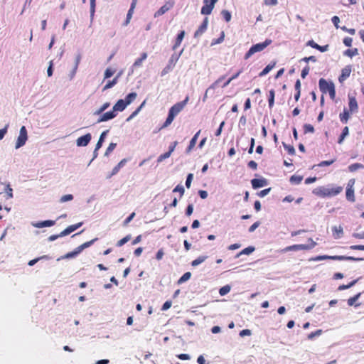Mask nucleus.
<instances>
[{
  "label": "nucleus",
  "instance_id": "30",
  "mask_svg": "<svg viewBox=\"0 0 364 364\" xmlns=\"http://www.w3.org/2000/svg\"><path fill=\"white\" fill-rule=\"evenodd\" d=\"M360 168H364V165H363L362 164H360V163H355V164H350L348 166V170L350 172H355L358 169H360Z\"/></svg>",
  "mask_w": 364,
  "mask_h": 364
},
{
  "label": "nucleus",
  "instance_id": "34",
  "mask_svg": "<svg viewBox=\"0 0 364 364\" xmlns=\"http://www.w3.org/2000/svg\"><path fill=\"white\" fill-rule=\"evenodd\" d=\"M177 60V58H175L174 56H172L171 58L170 59V63L169 65H168L167 68H164V70H163V73L164 74H166L168 73V70H171L173 68V67L175 65V63L176 62Z\"/></svg>",
  "mask_w": 364,
  "mask_h": 364
},
{
  "label": "nucleus",
  "instance_id": "29",
  "mask_svg": "<svg viewBox=\"0 0 364 364\" xmlns=\"http://www.w3.org/2000/svg\"><path fill=\"white\" fill-rule=\"evenodd\" d=\"M358 281V279H355V280H353L352 282H350L349 284H342V285H340L338 288V291H343V290H345V289H349L350 287H352L353 286H354Z\"/></svg>",
  "mask_w": 364,
  "mask_h": 364
},
{
  "label": "nucleus",
  "instance_id": "64",
  "mask_svg": "<svg viewBox=\"0 0 364 364\" xmlns=\"http://www.w3.org/2000/svg\"><path fill=\"white\" fill-rule=\"evenodd\" d=\"M260 225V223L259 221H257L255 222V223H253L249 228V232H252L255 231V230L256 228H257L259 227V225Z\"/></svg>",
  "mask_w": 364,
  "mask_h": 364
},
{
  "label": "nucleus",
  "instance_id": "5",
  "mask_svg": "<svg viewBox=\"0 0 364 364\" xmlns=\"http://www.w3.org/2000/svg\"><path fill=\"white\" fill-rule=\"evenodd\" d=\"M272 41L271 39H266L265 41L259 43H257L253 45L245 55V59L247 60L250 58L253 54L257 52L262 51L264 48H266L268 46L272 43Z\"/></svg>",
  "mask_w": 364,
  "mask_h": 364
},
{
  "label": "nucleus",
  "instance_id": "44",
  "mask_svg": "<svg viewBox=\"0 0 364 364\" xmlns=\"http://www.w3.org/2000/svg\"><path fill=\"white\" fill-rule=\"evenodd\" d=\"M109 105H110L109 102L104 103L100 107V109L95 112V114H100L102 113L104 111H105L109 107Z\"/></svg>",
  "mask_w": 364,
  "mask_h": 364
},
{
  "label": "nucleus",
  "instance_id": "55",
  "mask_svg": "<svg viewBox=\"0 0 364 364\" xmlns=\"http://www.w3.org/2000/svg\"><path fill=\"white\" fill-rule=\"evenodd\" d=\"M284 146L289 155L295 154V149L293 146L284 144Z\"/></svg>",
  "mask_w": 364,
  "mask_h": 364
},
{
  "label": "nucleus",
  "instance_id": "12",
  "mask_svg": "<svg viewBox=\"0 0 364 364\" xmlns=\"http://www.w3.org/2000/svg\"><path fill=\"white\" fill-rule=\"evenodd\" d=\"M205 5L201 8V14L204 15H210L214 8V5L209 0H204Z\"/></svg>",
  "mask_w": 364,
  "mask_h": 364
},
{
  "label": "nucleus",
  "instance_id": "2",
  "mask_svg": "<svg viewBox=\"0 0 364 364\" xmlns=\"http://www.w3.org/2000/svg\"><path fill=\"white\" fill-rule=\"evenodd\" d=\"M188 97H187L184 100L177 102L170 108L168 117L166 118L165 122L164 123L161 129L163 127H166L172 123L175 117L177 116L179 114V112H181L185 107L186 105L188 102Z\"/></svg>",
  "mask_w": 364,
  "mask_h": 364
},
{
  "label": "nucleus",
  "instance_id": "15",
  "mask_svg": "<svg viewBox=\"0 0 364 364\" xmlns=\"http://www.w3.org/2000/svg\"><path fill=\"white\" fill-rule=\"evenodd\" d=\"M127 104L124 100H119L116 104L113 107V110L116 113V112H122L127 107Z\"/></svg>",
  "mask_w": 364,
  "mask_h": 364
},
{
  "label": "nucleus",
  "instance_id": "24",
  "mask_svg": "<svg viewBox=\"0 0 364 364\" xmlns=\"http://www.w3.org/2000/svg\"><path fill=\"white\" fill-rule=\"evenodd\" d=\"M361 295V293H358L357 294H355V296L349 298L347 301V303H348V305L349 306H360V304H355V301L360 298Z\"/></svg>",
  "mask_w": 364,
  "mask_h": 364
},
{
  "label": "nucleus",
  "instance_id": "32",
  "mask_svg": "<svg viewBox=\"0 0 364 364\" xmlns=\"http://www.w3.org/2000/svg\"><path fill=\"white\" fill-rule=\"evenodd\" d=\"M274 96H275L274 90H269V99H268V102H269V108H272L274 106Z\"/></svg>",
  "mask_w": 364,
  "mask_h": 364
},
{
  "label": "nucleus",
  "instance_id": "35",
  "mask_svg": "<svg viewBox=\"0 0 364 364\" xmlns=\"http://www.w3.org/2000/svg\"><path fill=\"white\" fill-rule=\"evenodd\" d=\"M79 253H80V252H78V249L76 248L74 251H72V252H68L67 254H65L64 256H63L61 257V259L73 258V257H75V256H77Z\"/></svg>",
  "mask_w": 364,
  "mask_h": 364
},
{
  "label": "nucleus",
  "instance_id": "40",
  "mask_svg": "<svg viewBox=\"0 0 364 364\" xmlns=\"http://www.w3.org/2000/svg\"><path fill=\"white\" fill-rule=\"evenodd\" d=\"M191 277V272H186L178 281V284H182L186 281H188Z\"/></svg>",
  "mask_w": 364,
  "mask_h": 364
},
{
  "label": "nucleus",
  "instance_id": "8",
  "mask_svg": "<svg viewBox=\"0 0 364 364\" xmlns=\"http://www.w3.org/2000/svg\"><path fill=\"white\" fill-rule=\"evenodd\" d=\"M348 107H349V111L351 113L357 112L358 110V105L356 100V98L350 95H348Z\"/></svg>",
  "mask_w": 364,
  "mask_h": 364
},
{
  "label": "nucleus",
  "instance_id": "54",
  "mask_svg": "<svg viewBox=\"0 0 364 364\" xmlns=\"http://www.w3.org/2000/svg\"><path fill=\"white\" fill-rule=\"evenodd\" d=\"M335 161H336V159H332V160H330V161H322L321 162H320L318 164V166H320V167L330 166L332 164H333L335 162Z\"/></svg>",
  "mask_w": 364,
  "mask_h": 364
},
{
  "label": "nucleus",
  "instance_id": "56",
  "mask_svg": "<svg viewBox=\"0 0 364 364\" xmlns=\"http://www.w3.org/2000/svg\"><path fill=\"white\" fill-rule=\"evenodd\" d=\"M82 224H83L82 222H80L78 223H76V224H74V225H71L68 226V228L73 232L75 230H76L77 229H78L80 227H81L82 225Z\"/></svg>",
  "mask_w": 364,
  "mask_h": 364
},
{
  "label": "nucleus",
  "instance_id": "9",
  "mask_svg": "<svg viewBox=\"0 0 364 364\" xmlns=\"http://www.w3.org/2000/svg\"><path fill=\"white\" fill-rule=\"evenodd\" d=\"M92 139V136L90 133L86 134L82 136H80L77 141L76 144L78 146H87Z\"/></svg>",
  "mask_w": 364,
  "mask_h": 364
},
{
  "label": "nucleus",
  "instance_id": "14",
  "mask_svg": "<svg viewBox=\"0 0 364 364\" xmlns=\"http://www.w3.org/2000/svg\"><path fill=\"white\" fill-rule=\"evenodd\" d=\"M252 188L255 189L263 187L267 185V181L264 178H254L251 181Z\"/></svg>",
  "mask_w": 364,
  "mask_h": 364
},
{
  "label": "nucleus",
  "instance_id": "53",
  "mask_svg": "<svg viewBox=\"0 0 364 364\" xmlns=\"http://www.w3.org/2000/svg\"><path fill=\"white\" fill-rule=\"evenodd\" d=\"M321 333H322V330H321V329H318L314 332H311V333H309L308 335V338L311 340L314 337L320 336L321 334Z\"/></svg>",
  "mask_w": 364,
  "mask_h": 364
},
{
  "label": "nucleus",
  "instance_id": "4",
  "mask_svg": "<svg viewBox=\"0 0 364 364\" xmlns=\"http://www.w3.org/2000/svg\"><path fill=\"white\" fill-rule=\"evenodd\" d=\"M308 244H298L287 246L281 250L282 252H287L289 251H298V250H309L313 249L316 243L311 238H309Z\"/></svg>",
  "mask_w": 364,
  "mask_h": 364
},
{
  "label": "nucleus",
  "instance_id": "19",
  "mask_svg": "<svg viewBox=\"0 0 364 364\" xmlns=\"http://www.w3.org/2000/svg\"><path fill=\"white\" fill-rule=\"evenodd\" d=\"M108 133V130H106V131H104L100 136V139L96 144V146H95V149L94 151V154L96 155L97 154V151L98 149H100L102 145V143L104 141V139H105V136L107 135V134Z\"/></svg>",
  "mask_w": 364,
  "mask_h": 364
},
{
  "label": "nucleus",
  "instance_id": "31",
  "mask_svg": "<svg viewBox=\"0 0 364 364\" xmlns=\"http://www.w3.org/2000/svg\"><path fill=\"white\" fill-rule=\"evenodd\" d=\"M117 81L118 77H115L112 80H109L107 83L104 86L102 90L105 91L112 87L117 83Z\"/></svg>",
  "mask_w": 364,
  "mask_h": 364
},
{
  "label": "nucleus",
  "instance_id": "16",
  "mask_svg": "<svg viewBox=\"0 0 364 364\" xmlns=\"http://www.w3.org/2000/svg\"><path fill=\"white\" fill-rule=\"evenodd\" d=\"M332 232H333V236L335 239H339L342 237L343 234V228L339 225V226H333L332 227Z\"/></svg>",
  "mask_w": 364,
  "mask_h": 364
},
{
  "label": "nucleus",
  "instance_id": "52",
  "mask_svg": "<svg viewBox=\"0 0 364 364\" xmlns=\"http://www.w3.org/2000/svg\"><path fill=\"white\" fill-rule=\"evenodd\" d=\"M115 73L114 70H112V68H107L105 72V79H107L111 77L114 73Z\"/></svg>",
  "mask_w": 364,
  "mask_h": 364
},
{
  "label": "nucleus",
  "instance_id": "23",
  "mask_svg": "<svg viewBox=\"0 0 364 364\" xmlns=\"http://www.w3.org/2000/svg\"><path fill=\"white\" fill-rule=\"evenodd\" d=\"M55 223V220H44V221L36 223L35 225V227L38 228H44V227H51V226L54 225Z\"/></svg>",
  "mask_w": 364,
  "mask_h": 364
},
{
  "label": "nucleus",
  "instance_id": "22",
  "mask_svg": "<svg viewBox=\"0 0 364 364\" xmlns=\"http://www.w3.org/2000/svg\"><path fill=\"white\" fill-rule=\"evenodd\" d=\"M0 186H2L4 187V190L7 196L6 198H13V189L11 188V186L9 183L6 184L4 183H0Z\"/></svg>",
  "mask_w": 364,
  "mask_h": 364
},
{
  "label": "nucleus",
  "instance_id": "51",
  "mask_svg": "<svg viewBox=\"0 0 364 364\" xmlns=\"http://www.w3.org/2000/svg\"><path fill=\"white\" fill-rule=\"evenodd\" d=\"M145 102H144L134 112H133L131 115L127 118V121L131 120L132 118H134L141 110V107L144 106Z\"/></svg>",
  "mask_w": 364,
  "mask_h": 364
},
{
  "label": "nucleus",
  "instance_id": "46",
  "mask_svg": "<svg viewBox=\"0 0 364 364\" xmlns=\"http://www.w3.org/2000/svg\"><path fill=\"white\" fill-rule=\"evenodd\" d=\"M230 291V287L229 285L224 286L221 287L219 290V293L221 296H224L229 293Z\"/></svg>",
  "mask_w": 364,
  "mask_h": 364
},
{
  "label": "nucleus",
  "instance_id": "33",
  "mask_svg": "<svg viewBox=\"0 0 364 364\" xmlns=\"http://www.w3.org/2000/svg\"><path fill=\"white\" fill-rule=\"evenodd\" d=\"M147 58V54L146 53H143L141 55V57L135 60V62L133 64V66L136 68L139 67L142 62Z\"/></svg>",
  "mask_w": 364,
  "mask_h": 364
},
{
  "label": "nucleus",
  "instance_id": "27",
  "mask_svg": "<svg viewBox=\"0 0 364 364\" xmlns=\"http://www.w3.org/2000/svg\"><path fill=\"white\" fill-rule=\"evenodd\" d=\"M303 180L302 176L293 175L290 177L289 181L292 184H299Z\"/></svg>",
  "mask_w": 364,
  "mask_h": 364
},
{
  "label": "nucleus",
  "instance_id": "20",
  "mask_svg": "<svg viewBox=\"0 0 364 364\" xmlns=\"http://www.w3.org/2000/svg\"><path fill=\"white\" fill-rule=\"evenodd\" d=\"M350 112L347 109H344L343 112L339 114V118L341 122L346 124L350 117Z\"/></svg>",
  "mask_w": 364,
  "mask_h": 364
},
{
  "label": "nucleus",
  "instance_id": "48",
  "mask_svg": "<svg viewBox=\"0 0 364 364\" xmlns=\"http://www.w3.org/2000/svg\"><path fill=\"white\" fill-rule=\"evenodd\" d=\"M73 199V196L72 194H67V195L63 196L60 198V203H65V202H67V201L72 200Z\"/></svg>",
  "mask_w": 364,
  "mask_h": 364
},
{
  "label": "nucleus",
  "instance_id": "11",
  "mask_svg": "<svg viewBox=\"0 0 364 364\" xmlns=\"http://www.w3.org/2000/svg\"><path fill=\"white\" fill-rule=\"evenodd\" d=\"M116 116L117 114L114 112L113 109L112 111L107 112L100 116V117L97 119V123L108 121L114 118Z\"/></svg>",
  "mask_w": 364,
  "mask_h": 364
},
{
  "label": "nucleus",
  "instance_id": "6",
  "mask_svg": "<svg viewBox=\"0 0 364 364\" xmlns=\"http://www.w3.org/2000/svg\"><path fill=\"white\" fill-rule=\"evenodd\" d=\"M355 183V180L354 178H351L348 181L346 186V197L347 200L350 202H355V190H354V184Z\"/></svg>",
  "mask_w": 364,
  "mask_h": 364
},
{
  "label": "nucleus",
  "instance_id": "37",
  "mask_svg": "<svg viewBox=\"0 0 364 364\" xmlns=\"http://www.w3.org/2000/svg\"><path fill=\"white\" fill-rule=\"evenodd\" d=\"M344 54L350 58H352L358 54V48L348 49L345 51Z\"/></svg>",
  "mask_w": 364,
  "mask_h": 364
},
{
  "label": "nucleus",
  "instance_id": "42",
  "mask_svg": "<svg viewBox=\"0 0 364 364\" xmlns=\"http://www.w3.org/2000/svg\"><path fill=\"white\" fill-rule=\"evenodd\" d=\"M221 15L226 22H229L231 20V14L228 10H223Z\"/></svg>",
  "mask_w": 364,
  "mask_h": 364
},
{
  "label": "nucleus",
  "instance_id": "43",
  "mask_svg": "<svg viewBox=\"0 0 364 364\" xmlns=\"http://www.w3.org/2000/svg\"><path fill=\"white\" fill-rule=\"evenodd\" d=\"M304 134L314 133V128L310 124H305L304 125Z\"/></svg>",
  "mask_w": 364,
  "mask_h": 364
},
{
  "label": "nucleus",
  "instance_id": "3",
  "mask_svg": "<svg viewBox=\"0 0 364 364\" xmlns=\"http://www.w3.org/2000/svg\"><path fill=\"white\" fill-rule=\"evenodd\" d=\"M318 86L323 94L328 93L331 100L336 98L335 85L332 82H328L324 78H321L318 81Z\"/></svg>",
  "mask_w": 364,
  "mask_h": 364
},
{
  "label": "nucleus",
  "instance_id": "45",
  "mask_svg": "<svg viewBox=\"0 0 364 364\" xmlns=\"http://www.w3.org/2000/svg\"><path fill=\"white\" fill-rule=\"evenodd\" d=\"M173 6V2H168L164 5L163 6H161V14H164L166 11H167L168 9L172 8Z\"/></svg>",
  "mask_w": 364,
  "mask_h": 364
},
{
  "label": "nucleus",
  "instance_id": "36",
  "mask_svg": "<svg viewBox=\"0 0 364 364\" xmlns=\"http://www.w3.org/2000/svg\"><path fill=\"white\" fill-rule=\"evenodd\" d=\"M207 259L206 256H200L196 259L193 260L191 262V265L193 267L198 266V264L203 262Z\"/></svg>",
  "mask_w": 364,
  "mask_h": 364
},
{
  "label": "nucleus",
  "instance_id": "28",
  "mask_svg": "<svg viewBox=\"0 0 364 364\" xmlns=\"http://www.w3.org/2000/svg\"><path fill=\"white\" fill-rule=\"evenodd\" d=\"M97 238H95L90 241H87L86 242H84L81 245L78 246L77 248L78 249V252H82L84 249L89 247L90 245H92L95 241H96Z\"/></svg>",
  "mask_w": 364,
  "mask_h": 364
},
{
  "label": "nucleus",
  "instance_id": "50",
  "mask_svg": "<svg viewBox=\"0 0 364 364\" xmlns=\"http://www.w3.org/2000/svg\"><path fill=\"white\" fill-rule=\"evenodd\" d=\"M90 16L92 18L95 12L96 0H90Z\"/></svg>",
  "mask_w": 364,
  "mask_h": 364
},
{
  "label": "nucleus",
  "instance_id": "38",
  "mask_svg": "<svg viewBox=\"0 0 364 364\" xmlns=\"http://www.w3.org/2000/svg\"><path fill=\"white\" fill-rule=\"evenodd\" d=\"M184 35H185V32H184L183 31H181V32L178 34V36H177L176 40V43H175V45L173 46V48H174V49H175L176 47H178V46L181 44V41H182V40H183V37H184Z\"/></svg>",
  "mask_w": 364,
  "mask_h": 364
},
{
  "label": "nucleus",
  "instance_id": "59",
  "mask_svg": "<svg viewBox=\"0 0 364 364\" xmlns=\"http://www.w3.org/2000/svg\"><path fill=\"white\" fill-rule=\"evenodd\" d=\"M116 146L117 144L115 143H110L105 151V155H108L110 152H112L115 149Z\"/></svg>",
  "mask_w": 364,
  "mask_h": 364
},
{
  "label": "nucleus",
  "instance_id": "60",
  "mask_svg": "<svg viewBox=\"0 0 364 364\" xmlns=\"http://www.w3.org/2000/svg\"><path fill=\"white\" fill-rule=\"evenodd\" d=\"M353 39L350 37H346L343 39V43L346 46L350 47L352 45Z\"/></svg>",
  "mask_w": 364,
  "mask_h": 364
},
{
  "label": "nucleus",
  "instance_id": "25",
  "mask_svg": "<svg viewBox=\"0 0 364 364\" xmlns=\"http://www.w3.org/2000/svg\"><path fill=\"white\" fill-rule=\"evenodd\" d=\"M348 134H349V129L348 127H345L343 129L342 133L338 138V143L340 144H342L344 139L346 138V136H347L348 135Z\"/></svg>",
  "mask_w": 364,
  "mask_h": 364
},
{
  "label": "nucleus",
  "instance_id": "21",
  "mask_svg": "<svg viewBox=\"0 0 364 364\" xmlns=\"http://www.w3.org/2000/svg\"><path fill=\"white\" fill-rule=\"evenodd\" d=\"M276 65V62H272L269 64H268L263 70L259 73V76L262 77L266 75L267 73H269Z\"/></svg>",
  "mask_w": 364,
  "mask_h": 364
},
{
  "label": "nucleus",
  "instance_id": "1",
  "mask_svg": "<svg viewBox=\"0 0 364 364\" xmlns=\"http://www.w3.org/2000/svg\"><path fill=\"white\" fill-rule=\"evenodd\" d=\"M343 191L342 186H335L332 188L318 186L312 191L313 194L321 198H330L336 196Z\"/></svg>",
  "mask_w": 364,
  "mask_h": 364
},
{
  "label": "nucleus",
  "instance_id": "41",
  "mask_svg": "<svg viewBox=\"0 0 364 364\" xmlns=\"http://www.w3.org/2000/svg\"><path fill=\"white\" fill-rule=\"evenodd\" d=\"M321 258L330 259L332 260H345L346 256H343V255L323 256V257H321Z\"/></svg>",
  "mask_w": 364,
  "mask_h": 364
},
{
  "label": "nucleus",
  "instance_id": "18",
  "mask_svg": "<svg viewBox=\"0 0 364 364\" xmlns=\"http://www.w3.org/2000/svg\"><path fill=\"white\" fill-rule=\"evenodd\" d=\"M200 133V130H199L198 132H196V134L193 136V137L191 139L189 145L186 149V151L188 153L190 152L195 147Z\"/></svg>",
  "mask_w": 364,
  "mask_h": 364
},
{
  "label": "nucleus",
  "instance_id": "10",
  "mask_svg": "<svg viewBox=\"0 0 364 364\" xmlns=\"http://www.w3.org/2000/svg\"><path fill=\"white\" fill-rule=\"evenodd\" d=\"M208 18H205L201 25L199 26L198 30L194 33L195 38H199L200 36H202L205 31L207 30L208 28Z\"/></svg>",
  "mask_w": 364,
  "mask_h": 364
},
{
  "label": "nucleus",
  "instance_id": "47",
  "mask_svg": "<svg viewBox=\"0 0 364 364\" xmlns=\"http://www.w3.org/2000/svg\"><path fill=\"white\" fill-rule=\"evenodd\" d=\"M130 239H131V236L127 235L126 237H123L122 239L119 240L117 242V246L121 247V246L124 245L125 243H127L128 241H129Z\"/></svg>",
  "mask_w": 364,
  "mask_h": 364
},
{
  "label": "nucleus",
  "instance_id": "63",
  "mask_svg": "<svg viewBox=\"0 0 364 364\" xmlns=\"http://www.w3.org/2000/svg\"><path fill=\"white\" fill-rule=\"evenodd\" d=\"M350 249L353 250H364V245H351L350 247Z\"/></svg>",
  "mask_w": 364,
  "mask_h": 364
},
{
  "label": "nucleus",
  "instance_id": "17",
  "mask_svg": "<svg viewBox=\"0 0 364 364\" xmlns=\"http://www.w3.org/2000/svg\"><path fill=\"white\" fill-rule=\"evenodd\" d=\"M178 142L176 141L172 142L170 146H169V149H168V152H166L164 153V154L161 155V161L162 159H167L170 156V155L171 154V153L174 151L176 145H177Z\"/></svg>",
  "mask_w": 364,
  "mask_h": 364
},
{
  "label": "nucleus",
  "instance_id": "61",
  "mask_svg": "<svg viewBox=\"0 0 364 364\" xmlns=\"http://www.w3.org/2000/svg\"><path fill=\"white\" fill-rule=\"evenodd\" d=\"M247 166L252 170H256L257 168V164L255 161H250Z\"/></svg>",
  "mask_w": 364,
  "mask_h": 364
},
{
  "label": "nucleus",
  "instance_id": "26",
  "mask_svg": "<svg viewBox=\"0 0 364 364\" xmlns=\"http://www.w3.org/2000/svg\"><path fill=\"white\" fill-rule=\"evenodd\" d=\"M137 95L136 92H131L128 94L125 99L124 100L127 104V105H129L131 104L136 97Z\"/></svg>",
  "mask_w": 364,
  "mask_h": 364
},
{
  "label": "nucleus",
  "instance_id": "57",
  "mask_svg": "<svg viewBox=\"0 0 364 364\" xmlns=\"http://www.w3.org/2000/svg\"><path fill=\"white\" fill-rule=\"evenodd\" d=\"M135 216V213H132L129 215V217H127L124 221L123 222V225L124 226H127L130 222L131 220L134 218V217Z\"/></svg>",
  "mask_w": 364,
  "mask_h": 364
},
{
  "label": "nucleus",
  "instance_id": "39",
  "mask_svg": "<svg viewBox=\"0 0 364 364\" xmlns=\"http://www.w3.org/2000/svg\"><path fill=\"white\" fill-rule=\"evenodd\" d=\"M127 160L125 159L119 161L118 164L113 168L112 174H116L119 171V169L125 164Z\"/></svg>",
  "mask_w": 364,
  "mask_h": 364
},
{
  "label": "nucleus",
  "instance_id": "7",
  "mask_svg": "<svg viewBox=\"0 0 364 364\" xmlns=\"http://www.w3.org/2000/svg\"><path fill=\"white\" fill-rule=\"evenodd\" d=\"M28 139L27 130L24 126H22L20 129L19 135L18 136L15 148L19 149L23 146Z\"/></svg>",
  "mask_w": 364,
  "mask_h": 364
},
{
  "label": "nucleus",
  "instance_id": "13",
  "mask_svg": "<svg viewBox=\"0 0 364 364\" xmlns=\"http://www.w3.org/2000/svg\"><path fill=\"white\" fill-rule=\"evenodd\" d=\"M351 73V66L347 65L343 68L341 70V74L338 77L339 82H342L346 80L350 75Z\"/></svg>",
  "mask_w": 364,
  "mask_h": 364
},
{
  "label": "nucleus",
  "instance_id": "49",
  "mask_svg": "<svg viewBox=\"0 0 364 364\" xmlns=\"http://www.w3.org/2000/svg\"><path fill=\"white\" fill-rule=\"evenodd\" d=\"M255 250V247H247L245 249H243L239 255H250Z\"/></svg>",
  "mask_w": 364,
  "mask_h": 364
},
{
  "label": "nucleus",
  "instance_id": "62",
  "mask_svg": "<svg viewBox=\"0 0 364 364\" xmlns=\"http://www.w3.org/2000/svg\"><path fill=\"white\" fill-rule=\"evenodd\" d=\"M173 192H179L180 194H181V197L183 195L184 193V188L182 186H179L178 185L174 189H173Z\"/></svg>",
  "mask_w": 364,
  "mask_h": 364
},
{
  "label": "nucleus",
  "instance_id": "58",
  "mask_svg": "<svg viewBox=\"0 0 364 364\" xmlns=\"http://www.w3.org/2000/svg\"><path fill=\"white\" fill-rule=\"evenodd\" d=\"M193 173H189L187 176L186 181V186L189 188L191 187V184L193 180Z\"/></svg>",
  "mask_w": 364,
  "mask_h": 364
}]
</instances>
